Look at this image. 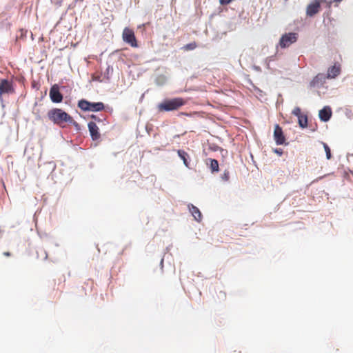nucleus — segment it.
<instances>
[{"label":"nucleus","mask_w":353,"mask_h":353,"mask_svg":"<svg viewBox=\"0 0 353 353\" xmlns=\"http://www.w3.org/2000/svg\"><path fill=\"white\" fill-rule=\"evenodd\" d=\"M185 104V101L180 97L171 99H165L158 104L157 108L159 112H169L179 109Z\"/></svg>","instance_id":"nucleus-1"},{"label":"nucleus","mask_w":353,"mask_h":353,"mask_svg":"<svg viewBox=\"0 0 353 353\" xmlns=\"http://www.w3.org/2000/svg\"><path fill=\"white\" fill-rule=\"evenodd\" d=\"M48 116L54 123L61 125L63 123H72L73 119L61 109L54 108L48 112Z\"/></svg>","instance_id":"nucleus-2"},{"label":"nucleus","mask_w":353,"mask_h":353,"mask_svg":"<svg viewBox=\"0 0 353 353\" xmlns=\"http://www.w3.org/2000/svg\"><path fill=\"white\" fill-rule=\"evenodd\" d=\"M78 107L83 111L91 112L102 111L105 108L102 102H90L85 99L79 101Z\"/></svg>","instance_id":"nucleus-3"},{"label":"nucleus","mask_w":353,"mask_h":353,"mask_svg":"<svg viewBox=\"0 0 353 353\" xmlns=\"http://www.w3.org/2000/svg\"><path fill=\"white\" fill-rule=\"evenodd\" d=\"M298 39V34L295 32L286 33L281 37L279 46L281 48L289 47L291 44L295 43Z\"/></svg>","instance_id":"nucleus-4"},{"label":"nucleus","mask_w":353,"mask_h":353,"mask_svg":"<svg viewBox=\"0 0 353 353\" xmlns=\"http://www.w3.org/2000/svg\"><path fill=\"white\" fill-rule=\"evenodd\" d=\"M122 39L124 42L129 44L131 47H138V43L134 35V32L132 29L125 28L122 33Z\"/></svg>","instance_id":"nucleus-5"},{"label":"nucleus","mask_w":353,"mask_h":353,"mask_svg":"<svg viewBox=\"0 0 353 353\" xmlns=\"http://www.w3.org/2000/svg\"><path fill=\"white\" fill-rule=\"evenodd\" d=\"M14 93V88L12 81L8 79L0 80V101H3V94Z\"/></svg>","instance_id":"nucleus-6"},{"label":"nucleus","mask_w":353,"mask_h":353,"mask_svg":"<svg viewBox=\"0 0 353 353\" xmlns=\"http://www.w3.org/2000/svg\"><path fill=\"white\" fill-rule=\"evenodd\" d=\"M49 96L53 103H61L63 101V97L59 90V86L57 84H54L50 89Z\"/></svg>","instance_id":"nucleus-7"},{"label":"nucleus","mask_w":353,"mask_h":353,"mask_svg":"<svg viewBox=\"0 0 353 353\" xmlns=\"http://www.w3.org/2000/svg\"><path fill=\"white\" fill-rule=\"evenodd\" d=\"M325 2V0H314L311 2L306 8V14L309 17H313L317 14L321 9V3Z\"/></svg>","instance_id":"nucleus-8"},{"label":"nucleus","mask_w":353,"mask_h":353,"mask_svg":"<svg viewBox=\"0 0 353 353\" xmlns=\"http://www.w3.org/2000/svg\"><path fill=\"white\" fill-rule=\"evenodd\" d=\"M274 139L277 145H282L285 141V137L283 134V130L278 124L274 126Z\"/></svg>","instance_id":"nucleus-9"},{"label":"nucleus","mask_w":353,"mask_h":353,"mask_svg":"<svg viewBox=\"0 0 353 353\" xmlns=\"http://www.w3.org/2000/svg\"><path fill=\"white\" fill-rule=\"evenodd\" d=\"M341 71V64L339 63H335L332 66L330 67L327 69V79H334L340 74Z\"/></svg>","instance_id":"nucleus-10"},{"label":"nucleus","mask_w":353,"mask_h":353,"mask_svg":"<svg viewBox=\"0 0 353 353\" xmlns=\"http://www.w3.org/2000/svg\"><path fill=\"white\" fill-rule=\"evenodd\" d=\"M88 129L90 134V136L93 140H97L100 138L101 135L99 132V128L97 125V124L93 122L90 121L88 123Z\"/></svg>","instance_id":"nucleus-11"},{"label":"nucleus","mask_w":353,"mask_h":353,"mask_svg":"<svg viewBox=\"0 0 353 353\" xmlns=\"http://www.w3.org/2000/svg\"><path fill=\"white\" fill-rule=\"evenodd\" d=\"M332 110L329 106H325L319 112V116L322 121L326 122L330 120L332 117Z\"/></svg>","instance_id":"nucleus-12"},{"label":"nucleus","mask_w":353,"mask_h":353,"mask_svg":"<svg viewBox=\"0 0 353 353\" xmlns=\"http://www.w3.org/2000/svg\"><path fill=\"white\" fill-rule=\"evenodd\" d=\"M188 208H189L190 212L194 216V219L196 220L197 221H201L202 219V214H201L199 209L192 204H189Z\"/></svg>","instance_id":"nucleus-13"},{"label":"nucleus","mask_w":353,"mask_h":353,"mask_svg":"<svg viewBox=\"0 0 353 353\" xmlns=\"http://www.w3.org/2000/svg\"><path fill=\"white\" fill-rule=\"evenodd\" d=\"M324 79L323 74H318L310 82V85L312 87L318 86L319 84L323 83Z\"/></svg>","instance_id":"nucleus-14"},{"label":"nucleus","mask_w":353,"mask_h":353,"mask_svg":"<svg viewBox=\"0 0 353 353\" xmlns=\"http://www.w3.org/2000/svg\"><path fill=\"white\" fill-rule=\"evenodd\" d=\"M177 153H178V155L179 156V157L183 160L184 165L187 168H189V162L188 161V158L189 157L188 154L182 150H179L177 151Z\"/></svg>","instance_id":"nucleus-15"},{"label":"nucleus","mask_w":353,"mask_h":353,"mask_svg":"<svg viewBox=\"0 0 353 353\" xmlns=\"http://www.w3.org/2000/svg\"><path fill=\"white\" fill-rule=\"evenodd\" d=\"M298 121L300 127L302 128H306L307 125V117L305 114H302L298 117Z\"/></svg>","instance_id":"nucleus-16"},{"label":"nucleus","mask_w":353,"mask_h":353,"mask_svg":"<svg viewBox=\"0 0 353 353\" xmlns=\"http://www.w3.org/2000/svg\"><path fill=\"white\" fill-rule=\"evenodd\" d=\"M210 169L212 172L219 171V163L216 159H210Z\"/></svg>","instance_id":"nucleus-17"},{"label":"nucleus","mask_w":353,"mask_h":353,"mask_svg":"<svg viewBox=\"0 0 353 353\" xmlns=\"http://www.w3.org/2000/svg\"><path fill=\"white\" fill-rule=\"evenodd\" d=\"M196 47H197V44L196 42L194 41V42H192V43L185 45L184 46H183L182 49L185 51H190V50H194Z\"/></svg>","instance_id":"nucleus-18"},{"label":"nucleus","mask_w":353,"mask_h":353,"mask_svg":"<svg viewBox=\"0 0 353 353\" xmlns=\"http://www.w3.org/2000/svg\"><path fill=\"white\" fill-rule=\"evenodd\" d=\"M65 278L64 276H63L62 278H60L58 279L57 290H60L61 292H62L63 290L65 288Z\"/></svg>","instance_id":"nucleus-19"},{"label":"nucleus","mask_w":353,"mask_h":353,"mask_svg":"<svg viewBox=\"0 0 353 353\" xmlns=\"http://www.w3.org/2000/svg\"><path fill=\"white\" fill-rule=\"evenodd\" d=\"M324 150L326 153V157L327 159H330L332 157L331 151L330 147L325 143H323Z\"/></svg>","instance_id":"nucleus-20"},{"label":"nucleus","mask_w":353,"mask_h":353,"mask_svg":"<svg viewBox=\"0 0 353 353\" xmlns=\"http://www.w3.org/2000/svg\"><path fill=\"white\" fill-rule=\"evenodd\" d=\"M292 114L295 116H296L297 117H299L300 116H301L303 114L301 113V110L300 108L299 107H296L293 110H292Z\"/></svg>","instance_id":"nucleus-21"},{"label":"nucleus","mask_w":353,"mask_h":353,"mask_svg":"<svg viewBox=\"0 0 353 353\" xmlns=\"http://www.w3.org/2000/svg\"><path fill=\"white\" fill-rule=\"evenodd\" d=\"M230 178L229 172L228 171H225L223 174L222 175V179L224 181H228Z\"/></svg>","instance_id":"nucleus-22"},{"label":"nucleus","mask_w":353,"mask_h":353,"mask_svg":"<svg viewBox=\"0 0 353 353\" xmlns=\"http://www.w3.org/2000/svg\"><path fill=\"white\" fill-rule=\"evenodd\" d=\"M233 0H219V3L221 5H228Z\"/></svg>","instance_id":"nucleus-23"},{"label":"nucleus","mask_w":353,"mask_h":353,"mask_svg":"<svg viewBox=\"0 0 353 353\" xmlns=\"http://www.w3.org/2000/svg\"><path fill=\"white\" fill-rule=\"evenodd\" d=\"M274 152L279 155H281L283 154V150L281 148H276L274 150Z\"/></svg>","instance_id":"nucleus-24"},{"label":"nucleus","mask_w":353,"mask_h":353,"mask_svg":"<svg viewBox=\"0 0 353 353\" xmlns=\"http://www.w3.org/2000/svg\"><path fill=\"white\" fill-rule=\"evenodd\" d=\"M3 254H4L5 256H9L10 255V252H4V253H3Z\"/></svg>","instance_id":"nucleus-25"},{"label":"nucleus","mask_w":353,"mask_h":353,"mask_svg":"<svg viewBox=\"0 0 353 353\" xmlns=\"http://www.w3.org/2000/svg\"><path fill=\"white\" fill-rule=\"evenodd\" d=\"M341 1L342 0H333L334 2H337V3L341 2Z\"/></svg>","instance_id":"nucleus-26"},{"label":"nucleus","mask_w":353,"mask_h":353,"mask_svg":"<svg viewBox=\"0 0 353 353\" xmlns=\"http://www.w3.org/2000/svg\"><path fill=\"white\" fill-rule=\"evenodd\" d=\"M92 118L96 119V116L92 115Z\"/></svg>","instance_id":"nucleus-27"}]
</instances>
